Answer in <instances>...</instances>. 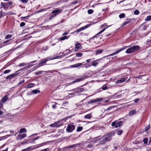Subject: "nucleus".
Instances as JSON below:
<instances>
[{"label":"nucleus","instance_id":"1","mask_svg":"<svg viewBox=\"0 0 151 151\" xmlns=\"http://www.w3.org/2000/svg\"><path fill=\"white\" fill-rule=\"evenodd\" d=\"M113 135V133H110L103 136L100 139V144L101 145H104L107 142L110 141Z\"/></svg>","mask_w":151,"mask_h":151},{"label":"nucleus","instance_id":"2","mask_svg":"<svg viewBox=\"0 0 151 151\" xmlns=\"http://www.w3.org/2000/svg\"><path fill=\"white\" fill-rule=\"evenodd\" d=\"M140 49V47L138 46H134L127 49L126 51V52L128 54L130 53L139 50Z\"/></svg>","mask_w":151,"mask_h":151},{"label":"nucleus","instance_id":"3","mask_svg":"<svg viewBox=\"0 0 151 151\" xmlns=\"http://www.w3.org/2000/svg\"><path fill=\"white\" fill-rule=\"evenodd\" d=\"M61 12L62 10L61 9H58L53 10L52 12V14L50 16V19H51L54 17H55L57 15L60 13Z\"/></svg>","mask_w":151,"mask_h":151},{"label":"nucleus","instance_id":"4","mask_svg":"<svg viewBox=\"0 0 151 151\" xmlns=\"http://www.w3.org/2000/svg\"><path fill=\"white\" fill-rule=\"evenodd\" d=\"M75 129L74 125H73L68 124L66 128V131L69 132H71Z\"/></svg>","mask_w":151,"mask_h":151},{"label":"nucleus","instance_id":"5","mask_svg":"<svg viewBox=\"0 0 151 151\" xmlns=\"http://www.w3.org/2000/svg\"><path fill=\"white\" fill-rule=\"evenodd\" d=\"M122 122H114L112 123L111 125L112 126H115L116 127H118L120 126H122Z\"/></svg>","mask_w":151,"mask_h":151},{"label":"nucleus","instance_id":"6","mask_svg":"<svg viewBox=\"0 0 151 151\" xmlns=\"http://www.w3.org/2000/svg\"><path fill=\"white\" fill-rule=\"evenodd\" d=\"M19 72V71H18V70L16 71V72L15 73H13L12 75H11L9 76H7L6 78V79H10L11 78L14 77V76L18 74L19 73L18 72Z\"/></svg>","mask_w":151,"mask_h":151},{"label":"nucleus","instance_id":"7","mask_svg":"<svg viewBox=\"0 0 151 151\" xmlns=\"http://www.w3.org/2000/svg\"><path fill=\"white\" fill-rule=\"evenodd\" d=\"M26 136V134H24L22 135H19L17 136V140H21L23 139Z\"/></svg>","mask_w":151,"mask_h":151},{"label":"nucleus","instance_id":"8","mask_svg":"<svg viewBox=\"0 0 151 151\" xmlns=\"http://www.w3.org/2000/svg\"><path fill=\"white\" fill-rule=\"evenodd\" d=\"M101 59H97L91 61V63L92 65L96 67L98 64L99 61Z\"/></svg>","mask_w":151,"mask_h":151},{"label":"nucleus","instance_id":"9","mask_svg":"<svg viewBox=\"0 0 151 151\" xmlns=\"http://www.w3.org/2000/svg\"><path fill=\"white\" fill-rule=\"evenodd\" d=\"M84 89L83 88H77L74 90V91L76 93H80L81 92L83 91Z\"/></svg>","mask_w":151,"mask_h":151},{"label":"nucleus","instance_id":"10","mask_svg":"<svg viewBox=\"0 0 151 151\" xmlns=\"http://www.w3.org/2000/svg\"><path fill=\"white\" fill-rule=\"evenodd\" d=\"M103 100L102 98H97L95 99H93V100H91L89 101V103H95L96 102L101 101Z\"/></svg>","mask_w":151,"mask_h":151},{"label":"nucleus","instance_id":"11","mask_svg":"<svg viewBox=\"0 0 151 151\" xmlns=\"http://www.w3.org/2000/svg\"><path fill=\"white\" fill-rule=\"evenodd\" d=\"M33 65H33V64L29 65L23 68H22L20 69V70H18V71H20L21 70H25L26 69L29 68L30 67L33 66Z\"/></svg>","mask_w":151,"mask_h":151},{"label":"nucleus","instance_id":"12","mask_svg":"<svg viewBox=\"0 0 151 151\" xmlns=\"http://www.w3.org/2000/svg\"><path fill=\"white\" fill-rule=\"evenodd\" d=\"M60 58V56H56V57H54L52 58H51L50 57H48L47 58L45 59L44 60H46V62H47V61H48L49 60H51L55 59H58Z\"/></svg>","mask_w":151,"mask_h":151},{"label":"nucleus","instance_id":"13","mask_svg":"<svg viewBox=\"0 0 151 151\" xmlns=\"http://www.w3.org/2000/svg\"><path fill=\"white\" fill-rule=\"evenodd\" d=\"M46 60H44L43 61L41 62L38 65V66L37 67V68L43 65H44L46 64Z\"/></svg>","mask_w":151,"mask_h":151},{"label":"nucleus","instance_id":"14","mask_svg":"<svg viewBox=\"0 0 151 151\" xmlns=\"http://www.w3.org/2000/svg\"><path fill=\"white\" fill-rule=\"evenodd\" d=\"M127 77L125 78H122L120 80H119L116 81V82L117 83H122L125 81L127 79Z\"/></svg>","mask_w":151,"mask_h":151},{"label":"nucleus","instance_id":"15","mask_svg":"<svg viewBox=\"0 0 151 151\" xmlns=\"http://www.w3.org/2000/svg\"><path fill=\"white\" fill-rule=\"evenodd\" d=\"M124 49L122 48V49H120V50H118V51H116L114 53H112L111 54L108 55V56H113V55H115L117 54L119 52H121V51H122V50Z\"/></svg>","mask_w":151,"mask_h":151},{"label":"nucleus","instance_id":"16","mask_svg":"<svg viewBox=\"0 0 151 151\" xmlns=\"http://www.w3.org/2000/svg\"><path fill=\"white\" fill-rule=\"evenodd\" d=\"M81 47V44L78 43L76 45V47H75V50L76 51H77L78 50L80 49Z\"/></svg>","mask_w":151,"mask_h":151},{"label":"nucleus","instance_id":"17","mask_svg":"<svg viewBox=\"0 0 151 151\" xmlns=\"http://www.w3.org/2000/svg\"><path fill=\"white\" fill-rule=\"evenodd\" d=\"M8 98L7 96L6 95H5L4 97H3L2 100L1 101L3 102V103H5L6 101L8 100Z\"/></svg>","mask_w":151,"mask_h":151},{"label":"nucleus","instance_id":"18","mask_svg":"<svg viewBox=\"0 0 151 151\" xmlns=\"http://www.w3.org/2000/svg\"><path fill=\"white\" fill-rule=\"evenodd\" d=\"M82 63H78L70 66L71 68H75L78 67L82 65Z\"/></svg>","mask_w":151,"mask_h":151},{"label":"nucleus","instance_id":"19","mask_svg":"<svg viewBox=\"0 0 151 151\" xmlns=\"http://www.w3.org/2000/svg\"><path fill=\"white\" fill-rule=\"evenodd\" d=\"M77 145H78V146H79V144H76L73 145H70L67 147L68 148H72L75 147L77 146Z\"/></svg>","mask_w":151,"mask_h":151},{"label":"nucleus","instance_id":"20","mask_svg":"<svg viewBox=\"0 0 151 151\" xmlns=\"http://www.w3.org/2000/svg\"><path fill=\"white\" fill-rule=\"evenodd\" d=\"M58 123L56 122L54 124H50V126L52 127H58L59 125H58Z\"/></svg>","mask_w":151,"mask_h":151},{"label":"nucleus","instance_id":"21","mask_svg":"<svg viewBox=\"0 0 151 151\" xmlns=\"http://www.w3.org/2000/svg\"><path fill=\"white\" fill-rule=\"evenodd\" d=\"M32 92L33 93L36 94L40 93V91L39 90L35 89L33 90Z\"/></svg>","mask_w":151,"mask_h":151},{"label":"nucleus","instance_id":"22","mask_svg":"<svg viewBox=\"0 0 151 151\" xmlns=\"http://www.w3.org/2000/svg\"><path fill=\"white\" fill-rule=\"evenodd\" d=\"M27 130L24 128H21L19 132V134H21L23 132H26Z\"/></svg>","mask_w":151,"mask_h":151},{"label":"nucleus","instance_id":"23","mask_svg":"<svg viewBox=\"0 0 151 151\" xmlns=\"http://www.w3.org/2000/svg\"><path fill=\"white\" fill-rule=\"evenodd\" d=\"M10 136L9 135H7L4 136L3 137H0V141L3 140L4 139H5L7 137H9Z\"/></svg>","mask_w":151,"mask_h":151},{"label":"nucleus","instance_id":"24","mask_svg":"<svg viewBox=\"0 0 151 151\" xmlns=\"http://www.w3.org/2000/svg\"><path fill=\"white\" fill-rule=\"evenodd\" d=\"M91 114H87V115H86V116H84V118H86V119H90L91 117Z\"/></svg>","mask_w":151,"mask_h":151},{"label":"nucleus","instance_id":"25","mask_svg":"<svg viewBox=\"0 0 151 151\" xmlns=\"http://www.w3.org/2000/svg\"><path fill=\"white\" fill-rule=\"evenodd\" d=\"M136 111L134 110H132L131 111H130L129 113V115L130 116H131L133 115L135 113Z\"/></svg>","mask_w":151,"mask_h":151},{"label":"nucleus","instance_id":"26","mask_svg":"<svg viewBox=\"0 0 151 151\" xmlns=\"http://www.w3.org/2000/svg\"><path fill=\"white\" fill-rule=\"evenodd\" d=\"M111 26V25H110L108 27H105V28H104V29H102V30H101V31H100L97 34V35H99L101 33H102V32H103L107 28H108V27H109L110 26Z\"/></svg>","mask_w":151,"mask_h":151},{"label":"nucleus","instance_id":"27","mask_svg":"<svg viewBox=\"0 0 151 151\" xmlns=\"http://www.w3.org/2000/svg\"><path fill=\"white\" fill-rule=\"evenodd\" d=\"M102 50H97L96 52V55H97L101 53L102 52Z\"/></svg>","mask_w":151,"mask_h":151},{"label":"nucleus","instance_id":"28","mask_svg":"<svg viewBox=\"0 0 151 151\" xmlns=\"http://www.w3.org/2000/svg\"><path fill=\"white\" fill-rule=\"evenodd\" d=\"M151 20V16H148L145 19V20L146 21H150Z\"/></svg>","mask_w":151,"mask_h":151},{"label":"nucleus","instance_id":"29","mask_svg":"<svg viewBox=\"0 0 151 151\" xmlns=\"http://www.w3.org/2000/svg\"><path fill=\"white\" fill-rule=\"evenodd\" d=\"M119 17L120 18H123L125 16V14L124 13H122L119 15Z\"/></svg>","mask_w":151,"mask_h":151},{"label":"nucleus","instance_id":"30","mask_svg":"<svg viewBox=\"0 0 151 151\" xmlns=\"http://www.w3.org/2000/svg\"><path fill=\"white\" fill-rule=\"evenodd\" d=\"M67 39V37L66 36H64L62 37H61L60 38V40H63L65 39Z\"/></svg>","mask_w":151,"mask_h":151},{"label":"nucleus","instance_id":"31","mask_svg":"<svg viewBox=\"0 0 151 151\" xmlns=\"http://www.w3.org/2000/svg\"><path fill=\"white\" fill-rule=\"evenodd\" d=\"M89 25H86L84 27H82L81 28V29H82V30H84L86 28H88L89 27Z\"/></svg>","mask_w":151,"mask_h":151},{"label":"nucleus","instance_id":"32","mask_svg":"<svg viewBox=\"0 0 151 151\" xmlns=\"http://www.w3.org/2000/svg\"><path fill=\"white\" fill-rule=\"evenodd\" d=\"M12 37V36L11 35H7L5 37V39H9V38L11 37Z\"/></svg>","mask_w":151,"mask_h":151},{"label":"nucleus","instance_id":"33","mask_svg":"<svg viewBox=\"0 0 151 151\" xmlns=\"http://www.w3.org/2000/svg\"><path fill=\"white\" fill-rule=\"evenodd\" d=\"M82 129L83 127H78L77 130L78 132L80 131Z\"/></svg>","mask_w":151,"mask_h":151},{"label":"nucleus","instance_id":"34","mask_svg":"<svg viewBox=\"0 0 151 151\" xmlns=\"http://www.w3.org/2000/svg\"><path fill=\"white\" fill-rule=\"evenodd\" d=\"M102 89L104 90H106L108 89V87L107 86H106L105 85H104L102 86Z\"/></svg>","mask_w":151,"mask_h":151},{"label":"nucleus","instance_id":"35","mask_svg":"<svg viewBox=\"0 0 151 151\" xmlns=\"http://www.w3.org/2000/svg\"><path fill=\"white\" fill-rule=\"evenodd\" d=\"M93 10L92 9H89L88 11V13L90 14H92L93 12Z\"/></svg>","mask_w":151,"mask_h":151},{"label":"nucleus","instance_id":"36","mask_svg":"<svg viewBox=\"0 0 151 151\" xmlns=\"http://www.w3.org/2000/svg\"><path fill=\"white\" fill-rule=\"evenodd\" d=\"M148 141V139L146 138L144 139L143 140L144 143L145 144H146L147 143Z\"/></svg>","mask_w":151,"mask_h":151},{"label":"nucleus","instance_id":"37","mask_svg":"<svg viewBox=\"0 0 151 151\" xmlns=\"http://www.w3.org/2000/svg\"><path fill=\"white\" fill-rule=\"evenodd\" d=\"M82 55V54L81 53H77L76 54V55L77 57H80Z\"/></svg>","mask_w":151,"mask_h":151},{"label":"nucleus","instance_id":"38","mask_svg":"<svg viewBox=\"0 0 151 151\" xmlns=\"http://www.w3.org/2000/svg\"><path fill=\"white\" fill-rule=\"evenodd\" d=\"M139 13V11L137 10H135L134 12L135 14L137 15Z\"/></svg>","mask_w":151,"mask_h":151},{"label":"nucleus","instance_id":"39","mask_svg":"<svg viewBox=\"0 0 151 151\" xmlns=\"http://www.w3.org/2000/svg\"><path fill=\"white\" fill-rule=\"evenodd\" d=\"M11 71L10 70H5L4 72V74H6L7 73H9Z\"/></svg>","mask_w":151,"mask_h":151},{"label":"nucleus","instance_id":"40","mask_svg":"<svg viewBox=\"0 0 151 151\" xmlns=\"http://www.w3.org/2000/svg\"><path fill=\"white\" fill-rule=\"evenodd\" d=\"M122 133V130H119L118 131V135H120Z\"/></svg>","mask_w":151,"mask_h":151},{"label":"nucleus","instance_id":"41","mask_svg":"<svg viewBox=\"0 0 151 151\" xmlns=\"http://www.w3.org/2000/svg\"><path fill=\"white\" fill-rule=\"evenodd\" d=\"M42 73V71H39L38 72H35V74L36 75H38L39 74H41Z\"/></svg>","mask_w":151,"mask_h":151},{"label":"nucleus","instance_id":"42","mask_svg":"<svg viewBox=\"0 0 151 151\" xmlns=\"http://www.w3.org/2000/svg\"><path fill=\"white\" fill-rule=\"evenodd\" d=\"M129 22H130L129 21H126V22H124L123 23V25L121 26V27L128 24V23H129Z\"/></svg>","mask_w":151,"mask_h":151},{"label":"nucleus","instance_id":"43","mask_svg":"<svg viewBox=\"0 0 151 151\" xmlns=\"http://www.w3.org/2000/svg\"><path fill=\"white\" fill-rule=\"evenodd\" d=\"M150 125L149 124L148 125L147 127H146L145 129V131H147L150 128Z\"/></svg>","mask_w":151,"mask_h":151},{"label":"nucleus","instance_id":"44","mask_svg":"<svg viewBox=\"0 0 151 151\" xmlns=\"http://www.w3.org/2000/svg\"><path fill=\"white\" fill-rule=\"evenodd\" d=\"M82 78L78 79H76L75 81H73V82H79V81H82Z\"/></svg>","mask_w":151,"mask_h":151},{"label":"nucleus","instance_id":"45","mask_svg":"<svg viewBox=\"0 0 151 151\" xmlns=\"http://www.w3.org/2000/svg\"><path fill=\"white\" fill-rule=\"evenodd\" d=\"M25 24L24 22H22L20 24V26L21 27H22L24 26Z\"/></svg>","mask_w":151,"mask_h":151},{"label":"nucleus","instance_id":"46","mask_svg":"<svg viewBox=\"0 0 151 151\" xmlns=\"http://www.w3.org/2000/svg\"><path fill=\"white\" fill-rule=\"evenodd\" d=\"M33 83H30V84H29L28 85H27V87L28 88H31V87H32V86H33Z\"/></svg>","mask_w":151,"mask_h":151},{"label":"nucleus","instance_id":"47","mask_svg":"<svg viewBox=\"0 0 151 151\" xmlns=\"http://www.w3.org/2000/svg\"><path fill=\"white\" fill-rule=\"evenodd\" d=\"M107 26V24H104L103 25H102L101 26V28H103L104 27L106 26Z\"/></svg>","mask_w":151,"mask_h":151},{"label":"nucleus","instance_id":"48","mask_svg":"<svg viewBox=\"0 0 151 151\" xmlns=\"http://www.w3.org/2000/svg\"><path fill=\"white\" fill-rule=\"evenodd\" d=\"M31 149L30 147H29L27 148H26V149H24L23 150H22L21 151H27L28 150H30Z\"/></svg>","mask_w":151,"mask_h":151},{"label":"nucleus","instance_id":"49","mask_svg":"<svg viewBox=\"0 0 151 151\" xmlns=\"http://www.w3.org/2000/svg\"><path fill=\"white\" fill-rule=\"evenodd\" d=\"M26 64L25 63H22L20 64L19 65V66H24L26 65Z\"/></svg>","mask_w":151,"mask_h":151},{"label":"nucleus","instance_id":"50","mask_svg":"<svg viewBox=\"0 0 151 151\" xmlns=\"http://www.w3.org/2000/svg\"><path fill=\"white\" fill-rule=\"evenodd\" d=\"M139 100V99H136L134 100V101L135 103H137L138 102Z\"/></svg>","mask_w":151,"mask_h":151},{"label":"nucleus","instance_id":"51","mask_svg":"<svg viewBox=\"0 0 151 151\" xmlns=\"http://www.w3.org/2000/svg\"><path fill=\"white\" fill-rule=\"evenodd\" d=\"M12 4V2H9L7 4V5L8 6H9L11 5Z\"/></svg>","mask_w":151,"mask_h":151},{"label":"nucleus","instance_id":"52","mask_svg":"<svg viewBox=\"0 0 151 151\" xmlns=\"http://www.w3.org/2000/svg\"><path fill=\"white\" fill-rule=\"evenodd\" d=\"M113 108H114V106H111L109 107L106 110H109Z\"/></svg>","mask_w":151,"mask_h":151},{"label":"nucleus","instance_id":"53","mask_svg":"<svg viewBox=\"0 0 151 151\" xmlns=\"http://www.w3.org/2000/svg\"><path fill=\"white\" fill-rule=\"evenodd\" d=\"M21 1L23 3H27L28 2V0H21Z\"/></svg>","mask_w":151,"mask_h":151},{"label":"nucleus","instance_id":"54","mask_svg":"<svg viewBox=\"0 0 151 151\" xmlns=\"http://www.w3.org/2000/svg\"><path fill=\"white\" fill-rule=\"evenodd\" d=\"M9 41V40H6L5 41H4V42H3V43L4 44H5V43L8 42Z\"/></svg>","mask_w":151,"mask_h":151},{"label":"nucleus","instance_id":"55","mask_svg":"<svg viewBox=\"0 0 151 151\" xmlns=\"http://www.w3.org/2000/svg\"><path fill=\"white\" fill-rule=\"evenodd\" d=\"M48 148H46L44 150H42L41 151H49Z\"/></svg>","mask_w":151,"mask_h":151},{"label":"nucleus","instance_id":"56","mask_svg":"<svg viewBox=\"0 0 151 151\" xmlns=\"http://www.w3.org/2000/svg\"><path fill=\"white\" fill-rule=\"evenodd\" d=\"M3 106V104L2 103L1 101H0V108L1 107Z\"/></svg>","mask_w":151,"mask_h":151},{"label":"nucleus","instance_id":"57","mask_svg":"<svg viewBox=\"0 0 151 151\" xmlns=\"http://www.w3.org/2000/svg\"><path fill=\"white\" fill-rule=\"evenodd\" d=\"M91 59H88L87 60H86V61L87 63H89L91 61Z\"/></svg>","mask_w":151,"mask_h":151},{"label":"nucleus","instance_id":"58","mask_svg":"<svg viewBox=\"0 0 151 151\" xmlns=\"http://www.w3.org/2000/svg\"><path fill=\"white\" fill-rule=\"evenodd\" d=\"M93 146L92 145H91L90 144H89L87 145V147H92Z\"/></svg>","mask_w":151,"mask_h":151},{"label":"nucleus","instance_id":"59","mask_svg":"<svg viewBox=\"0 0 151 151\" xmlns=\"http://www.w3.org/2000/svg\"><path fill=\"white\" fill-rule=\"evenodd\" d=\"M4 4L3 2H1V6H2V7H4Z\"/></svg>","mask_w":151,"mask_h":151},{"label":"nucleus","instance_id":"60","mask_svg":"<svg viewBox=\"0 0 151 151\" xmlns=\"http://www.w3.org/2000/svg\"><path fill=\"white\" fill-rule=\"evenodd\" d=\"M82 30V29H81V28L78 29L77 30V32H79Z\"/></svg>","mask_w":151,"mask_h":151},{"label":"nucleus","instance_id":"61","mask_svg":"<svg viewBox=\"0 0 151 151\" xmlns=\"http://www.w3.org/2000/svg\"><path fill=\"white\" fill-rule=\"evenodd\" d=\"M3 114V112L2 111L0 110V115H2Z\"/></svg>","mask_w":151,"mask_h":151},{"label":"nucleus","instance_id":"62","mask_svg":"<svg viewBox=\"0 0 151 151\" xmlns=\"http://www.w3.org/2000/svg\"><path fill=\"white\" fill-rule=\"evenodd\" d=\"M36 60H34V61H32L30 63H35L36 62Z\"/></svg>","mask_w":151,"mask_h":151},{"label":"nucleus","instance_id":"63","mask_svg":"<svg viewBox=\"0 0 151 151\" xmlns=\"http://www.w3.org/2000/svg\"><path fill=\"white\" fill-rule=\"evenodd\" d=\"M68 34V33L67 32H65L63 34V36H64V35H67Z\"/></svg>","mask_w":151,"mask_h":151},{"label":"nucleus","instance_id":"64","mask_svg":"<svg viewBox=\"0 0 151 151\" xmlns=\"http://www.w3.org/2000/svg\"><path fill=\"white\" fill-rule=\"evenodd\" d=\"M38 137H37L35 138L34 139H33V141H34L35 140H37V139H38Z\"/></svg>","mask_w":151,"mask_h":151}]
</instances>
